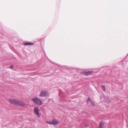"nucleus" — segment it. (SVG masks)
<instances>
[{
    "label": "nucleus",
    "mask_w": 128,
    "mask_h": 128,
    "mask_svg": "<svg viewBox=\"0 0 128 128\" xmlns=\"http://www.w3.org/2000/svg\"><path fill=\"white\" fill-rule=\"evenodd\" d=\"M34 112L36 115H37L38 117L40 118V116L39 113V108L38 106H36L35 107L34 109Z\"/></svg>",
    "instance_id": "3"
},
{
    "label": "nucleus",
    "mask_w": 128,
    "mask_h": 128,
    "mask_svg": "<svg viewBox=\"0 0 128 128\" xmlns=\"http://www.w3.org/2000/svg\"><path fill=\"white\" fill-rule=\"evenodd\" d=\"M99 128H102V127L99 126Z\"/></svg>",
    "instance_id": "14"
},
{
    "label": "nucleus",
    "mask_w": 128,
    "mask_h": 128,
    "mask_svg": "<svg viewBox=\"0 0 128 128\" xmlns=\"http://www.w3.org/2000/svg\"><path fill=\"white\" fill-rule=\"evenodd\" d=\"M92 72V71H88L84 72V74L87 76H88L90 75Z\"/></svg>",
    "instance_id": "7"
},
{
    "label": "nucleus",
    "mask_w": 128,
    "mask_h": 128,
    "mask_svg": "<svg viewBox=\"0 0 128 128\" xmlns=\"http://www.w3.org/2000/svg\"><path fill=\"white\" fill-rule=\"evenodd\" d=\"M16 105L19 106H24L26 104V103L24 102L18 100Z\"/></svg>",
    "instance_id": "5"
},
{
    "label": "nucleus",
    "mask_w": 128,
    "mask_h": 128,
    "mask_svg": "<svg viewBox=\"0 0 128 128\" xmlns=\"http://www.w3.org/2000/svg\"><path fill=\"white\" fill-rule=\"evenodd\" d=\"M52 125H56L58 124L59 122L58 120L56 119H53L52 121Z\"/></svg>",
    "instance_id": "6"
},
{
    "label": "nucleus",
    "mask_w": 128,
    "mask_h": 128,
    "mask_svg": "<svg viewBox=\"0 0 128 128\" xmlns=\"http://www.w3.org/2000/svg\"><path fill=\"white\" fill-rule=\"evenodd\" d=\"M33 44H34L33 43L30 42L25 43L24 44V45H31Z\"/></svg>",
    "instance_id": "8"
},
{
    "label": "nucleus",
    "mask_w": 128,
    "mask_h": 128,
    "mask_svg": "<svg viewBox=\"0 0 128 128\" xmlns=\"http://www.w3.org/2000/svg\"><path fill=\"white\" fill-rule=\"evenodd\" d=\"M101 87L102 90L105 92L106 91V88L105 86L102 85L101 86Z\"/></svg>",
    "instance_id": "9"
},
{
    "label": "nucleus",
    "mask_w": 128,
    "mask_h": 128,
    "mask_svg": "<svg viewBox=\"0 0 128 128\" xmlns=\"http://www.w3.org/2000/svg\"><path fill=\"white\" fill-rule=\"evenodd\" d=\"M88 101H89L91 103L92 102V101L90 100V98H88V100L87 101V102L88 103Z\"/></svg>",
    "instance_id": "12"
},
{
    "label": "nucleus",
    "mask_w": 128,
    "mask_h": 128,
    "mask_svg": "<svg viewBox=\"0 0 128 128\" xmlns=\"http://www.w3.org/2000/svg\"><path fill=\"white\" fill-rule=\"evenodd\" d=\"M92 104L94 105V103L93 102H92Z\"/></svg>",
    "instance_id": "15"
},
{
    "label": "nucleus",
    "mask_w": 128,
    "mask_h": 128,
    "mask_svg": "<svg viewBox=\"0 0 128 128\" xmlns=\"http://www.w3.org/2000/svg\"><path fill=\"white\" fill-rule=\"evenodd\" d=\"M49 94L46 91L42 90L40 95L39 96L41 98H44L48 96Z\"/></svg>",
    "instance_id": "2"
},
{
    "label": "nucleus",
    "mask_w": 128,
    "mask_h": 128,
    "mask_svg": "<svg viewBox=\"0 0 128 128\" xmlns=\"http://www.w3.org/2000/svg\"><path fill=\"white\" fill-rule=\"evenodd\" d=\"M104 124V123L103 122H101L100 123V124L99 126H101L102 127H103Z\"/></svg>",
    "instance_id": "10"
},
{
    "label": "nucleus",
    "mask_w": 128,
    "mask_h": 128,
    "mask_svg": "<svg viewBox=\"0 0 128 128\" xmlns=\"http://www.w3.org/2000/svg\"><path fill=\"white\" fill-rule=\"evenodd\" d=\"M33 102L35 104L38 105H41L43 102L41 100L37 97H34L32 98Z\"/></svg>",
    "instance_id": "1"
},
{
    "label": "nucleus",
    "mask_w": 128,
    "mask_h": 128,
    "mask_svg": "<svg viewBox=\"0 0 128 128\" xmlns=\"http://www.w3.org/2000/svg\"><path fill=\"white\" fill-rule=\"evenodd\" d=\"M13 68V66H10V68Z\"/></svg>",
    "instance_id": "13"
},
{
    "label": "nucleus",
    "mask_w": 128,
    "mask_h": 128,
    "mask_svg": "<svg viewBox=\"0 0 128 128\" xmlns=\"http://www.w3.org/2000/svg\"><path fill=\"white\" fill-rule=\"evenodd\" d=\"M18 100L13 99L9 100V102L12 104L16 105Z\"/></svg>",
    "instance_id": "4"
},
{
    "label": "nucleus",
    "mask_w": 128,
    "mask_h": 128,
    "mask_svg": "<svg viewBox=\"0 0 128 128\" xmlns=\"http://www.w3.org/2000/svg\"><path fill=\"white\" fill-rule=\"evenodd\" d=\"M46 122L50 124H52V122H51L50 121H47Z\"/></svg>",
    "instance_id": "11"
}]
</instances>
